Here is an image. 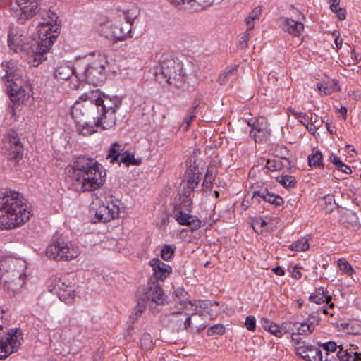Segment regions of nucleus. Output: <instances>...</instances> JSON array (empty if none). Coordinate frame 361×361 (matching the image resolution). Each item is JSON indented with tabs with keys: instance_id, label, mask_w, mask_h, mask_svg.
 I'll use <instances>...</instances> for the list:
<instances>
[{
	"instance_id": "nucleus-1",
	"label": "nucleus",
	"mask_w": 361,
	"mask_h": 361,
	"mask_svg": "<svg viewBox=\"0 0 361 361\" xmlns=\"http://www.w3.org/2000/svg\"><path fill=\"white\" fill-rule=\"evenodd\" d=\"M35 15H39L43 21L39 23L38 33L41 42L33 44L29 54V63L33 66H39L47 59V54L61 30L56 13L46 7H41L38 2H30L16 11L17 21L20 24H24Z\"/></svg>"
},
{
	"instance_id": "nucleus-2",
	"label": "nucleus",
	"mask_w": 361,
	"mask_h": 361,
	"mask_svg": "<svg viewBox=\"0 0 361 361\" xmlns=\"http://www.w3.org/2000/svg\"><path fill=\"white\" fill-rule=\"evenodd\" d=\"M97 161L87 157H78L68 171L66 182L75 191H92L105 182L106 173Z\"/></svg>"
},
{
	"instance_id": "nucleus-3",
	"label": "nucleus",
	"mask_w": 361,
	"mask_h": 361,
	"mask_svg": "<svg viewBox=\"0 0 361 361\" xmlns=\"http://www.w3.org/2000/svg\"><path fill=\"white\" fill-rule=\"evenodd\" d=\"M31 216L25 200L19 192L10 191L0 197V228L11 229L25 224Z\"/></svg>"
},
{
	"instance_id": "nucleus-4",
	"label": "nucleus",
	"mask_w": 361,
	"mask_h": 361,
	"mask_svg": "<svg viewBox=\"0 0 361 361\" xmlns=\"http://www.w3.org/2000/svg\"><path fill=\"white\" fill-rule=\"evenodd\" d=\"M88 114L92 117L100 116L104 119L105 128H111L116 124V112L121 104V99L117 96L99 94L98 97L84 99Z\"/></svg>"
},
{
	"instance_id": "nucleus-5",
	"label": "nucleus",
	"mask_w": 361,
	"mask_h": 361,
	"mask_svg": "<svg viewBox=\"0 0 361 361\" xmlns=\"http://www.w3.org/2000/svg\"><path fill=\"white\" fill-rule=\"evenodd\" d=\"M1 68L5 72L2 79L7 83L10 99L14 105H19L27 98L26 82L23 79V70L18 67L17 61L13 60L2 62Z\"/></svg>"
},
{
	"instance_id": "nucleus-6",
	"label": "nucleus",
	"mask_w": 361,
	"mask_h": 361,
	"mask_svg": "<svg viewBox=\"0 0 361 361\" xmlns=\"http://www.w3.org/2000/svg\"><path fill=\"white\" fill-rule=\"evenodd\" d=\"M154 76L159 83H167L176 88L182 87L186 80L182 63L168 54L161 56L154 68Z\"/></svg>"
},
{
	"instance_id": "nucleus-7",
	"label": "nucleus",
	"mask_w": 361,
	"mask_h": 361,
	"mask_svg": "<svg viewBox=\"0 0 361 361\" xmlns=\"http://www.w3.org/2000/svg\"><path fill=\"white\" fill-rule=\"evenodd\" d=\"M87 61V63L85 68L80 73L81 74L80 80L94 86L101 85L106 79L105 69L107 60L106 56L100 53L93 52L90 54Z\"/></svg>"
},
{
	"instance_id": "nucleus-8",
	"label": "nucleus",
	"mask_w": 361,
	"mask_h": 361,
	"mask_svg": "<svg viewBox=\"0 0 361 361\" xmlns=\"http://www.w3.org/2000/svg\"><path fill=\"white\" fill-rule=\"evenodd\" d=\"M72 116L77 122V130L80 134L83 135H90L95 132L99 126L102 129H109L105 128L103 123L104 119L100 116L95 118L88 114L87 105L85 104L80 105L78 102L72 110Z\"/></svg>"
},
{
	"instance_id": "nucleus-9",
	"label": "nucleus",
	"mask_w": 361,
	"mask_h": 361,
	"mask_svg": "<svg viewBox=\"0 0 361 361\" xmlns=\"http://www.w3.org/2000/svg\"><path fill=\"white\" fill-rule=\"evenodd\" d=\"M78 255V250L63 235L58 233L54 235L51 243L46 250V255L56 261H69L77 257Z\"/></svg>"
},
{
	"instance_id": "nucleus-10",
	"label": "nucleus",
	"mask_w": 361,
	"mask_h": 361,
	"mask_svg": "<svg viewBox=\"0 0 361 361\" xmlns=\"http://www.w3.org/2000/svg\"><path fill=\"white\" fill-rule=\"evenodd\" d=\"M22 341L23 334L20 329H9L0 338V360L6 359L11 353L16 352Z\"/></svg>"
},
{
	"instance_id": "nucleus-11",
	"label": "nucleus",
	"mask_w": 361,
	"mask_h": 361,
	"mask_svg": "<svg viewBox=\"0 0 361 361\" xmlns=\"http://www.w3.org/2000/svg\"><path fill=\"white\" fill-rule=\"evenodd\" d=\"M120 204L121 202L118 201L107 202L106 204L102 203L99 204L98 207L92 208V210L94 212L98 221L108 222L119 216Z\"/></svg>"
},
{
	"instance_id": "nucleus-12",
	"label": "nucleus",
	"mask_w": 361,
	"mask_h": 361,
	"mask_svg": "<svg viewBox=\"0 0 361 361\" xmlns=\"http://www.w3.org/2000/svg\"><path fill=\"white\" fill-rule=\"evenodd\" d=\"M247 125L251 128L250 135L255 142L266 141L270 136V129L268 123L264 118H251L247 121Z\"/></svg>"
},
{
	"instance_id": "nucleus-13",
	"label": "nucleus",
	"mask_w": 361,
	"mask_h": 361,
	"mask_svg": "<svg viewBox=\"0 0 361 361\" xmlns=\"http://www.w3.org/2000/svg\"><path fill=\"white\" fill-rule=\"evenodd\" d=\"M190 213L185 210L183 204H179L175 206L173 216L180 225L189 226L192 230L199 228L201 221Z\"/></svg>"
},
{
	"instance_id": "nucleus-14",
	"label": "nucleus",
	"mask_w": 361,
	"mask_h": 361,
	"mask_svg": "<svg viewBox=\"0 0 361 361\" xmlns=\"http://www.w3.org/2000/svg\"><path fill=\"white\" fill-rule=\"evenodd\" d=\"M25 274L18 271L8 272L4 282H0V286L8 292L15 293L25 284Z\"/></svg>"
},
{
	"instance_id": "nucleus-15",
	"label": "nucleus",
	"mask_w": 361,
	"mask_h": 361,
	"mask_svg": "<svg viewBox=\"0 0 361 361\" xmlns=\"http://www.w3.org/2000/svg\"><path fill=\"white\" fill-rule=\"evenodd\" d=\"M138 298L142 303L147 305V303L152 301L157 305H164L166 300V296L158 283H153L149 285L146 290L140 294Z\"/></svg>"
},
{
	"instance_id": "nucleus-16",
	"label": "nucleus",
	"mask_w": 361,
	"mask_h": 361,
	"mask_svg": "<svg viewBox=\"0 0 361 361\" xmlns=\"http://www.w3.org/2000/svg\"><path fill=\"white\" fill-rule=\"evenodd\" d=\"M279 26L283 31L294 37H299L304 31L303 23L292 18H281Z\"/></svg>"
},
{
	"instance_id": "nucleus-17",
	"label": "nucleus",
	"mask_w": 361,
	"mask_h": 361,
	"mask_svg": "<svg viewBox=\"0 0 361 361\" xmlns=\"http://www.w3.org/2000/svg\"><path fill=\"white\" fill-rule=\"evenodd\" d=\"M9 143V153L8 158L12 160L15 164L18 163L19 160L22 158L23 154V147L20 142L19 138L16 135H11L8 137Z\"/></svg>"
},
{
	"instance_id": "nucleus-18",
	"label": "nucleus",
	"mask_w": 361,
	"mask_h": 361,
	"mask_svg": "<svg viewBox=\"0 0 361 361\" xmlns=\"http://www.w3.org/2000/svg\"><path fill=\"white\" fill-rule=\"evenodd\" d=\"M79 74L76 68H73L68 63L65 61L59 63L54 72L55 78L63 80H68L72 75H75L80 80Z\"/></svg>"
},
{
	"instance_id": "nucleus-19",
	"label": "nucleus",
	"mask_w": 361,
	"mask_h": 361,
	"mask_svg": "<svg viewBox=\"0 0 361 361\" xmlns=\"http://www.w3.org/2000/svg\"><path fill=\"white\" fill-rule=\"evenodd\" d=\"M156 279L164 281L171 273V267L158 258H153L149 262Z\"/></svg>"
},
{
	"instance_id": "nucleus-20",
	"label": "nucleus",
	"mask_w": 361,
	"mask_h": 361,
	"mask_svg": "<svg viewBox=\"0 0 361 361\" xmlns=\"http://www.w3.org/2000/svg\"><path fill=\"white\" fill-rule=\"evenodd\" d=\"M252 197L254 198L259 197L264 202H269L276 206H280L284 202L283 199L281 196L269 192L267 188L254 191Z\"/></svg>"
},
{
	"instance_id": "nucleus-21",
	"label": "nucleus",
	"mask_w": 361,
	"mask_h": 361,
	"mask_svg": "<svg viewBox=\"0 0 361 361\" xmlns=\"http://www.w3.org/2000/svg\"><path fill=\"white\" fill-rule=\"evenodd\" d=\"M131 26L128 23L115 24L111 27V35L116 41L124 40L130 35Z\"/></svg>"
},
{
	"instance_id": "nucleus-22",
	"label": "nucleus",
	"mask_w": 361,
	"mask_h": 361,
	"mask_svg": "<svg viewBox=\"0 0 361 361\" xmlns=\"http://www.w3.org/2000/svg\"><path fill=\"white\" fill-rule=\"evenodd\" d=\"M193 190V189L189 188L188 185H185V183H183L179 193L180 204H183L185 210L188 212H192V200L191 195Z\"/></svg>"
},
{
	"instance_id": "nucleus-23",
	"label": "nucleus",
	"mask_w": 361,
	"mask_h": 361,
	"mask_svg": "<svg viewBox=\"0 0 361 361\" xmlns=\"http://www.w3.org/2000/svg\"><path fill=\"white\" fill-rule=\"evenodd\" d=\"M331 296L328 294L326 288L324 287H319L309 297V300L316 304H321L323 302L329 303L331 302Z\"/></svg>"
},
{
	"instance_id": "nucleus-24",
	"label": "nucleus",
	"mask_w": 361,
	"mask_h": 361,
	"mask_svg": "<svg viewBox=\"0 0 361 361\" xmlns=\"http://www.w3.org/2000/svg\"><path fill=\"white\" fill-rule=\"evenodd\" d=\"M71 282L63 278H57L54 279L49 285V290L53 294H58V291H63L66 289L73 287Z\"/></svg>"
},
{
	"instance_id": "nucleus-25",
	"label": "nucleus",
	"mask_w": 361,
	"mask_h": 361,
	"mask_svg": "<svg viewBox=\"0 0 361 361\" xmlns=\"http://www.w3.org/2000/svg\"><path fill=\"white\" fill-rule=\"evenodd\" d=\"M123 150V148L117 142L113 143L109 148L106 159H110L111 163H114V161H119V159L123 154L121 153Z\"/></svg>"
},
{
	"instance_id": "nucleus-26",
	"label": "nucleus",
	"mask_w": 361,
	"mask_h": 361,
	"mask_svg": "<svg viewBox=\"0 0 361 361\" xmlns=\"http://www.w3.org/2000/svg\"><path fill=\"white\" fill-rule=\"evenodd\" d=\"M57 296L59 300L69 305L74 302L75 298V290L74 287L69 288L63 291H58Z\"/></svg>"
},
{
	"instance_id": "nucleus-27",
	"label": "nucleus",
	"mask_w": 361,
	"mask_h": 361,
	"mask_svg": "<svg viewBox=\"0 0 361 361\" xmlns=\"http://www.w3.org/2000/svg\"><path fill=\"white\" fill-rule=\"evenodd\" d=\"M57 296L59 300L69 305L74 302L75 298V290L74 287L69 288L63 291H58Z\"/></svg>"
},
{
	"instance_id": "nucleus-28",
	"label": "nucleus",
	"mask_w": 361,
	"mask_h": 361,
	"mask_svg": "<svg viewBox=\"0 0 361 361\" xmlns=\"http://www.w3.org/2000/svg\"><path fill=\"white\" fill-rule=\"evenodd\" d=\"M307 359V361H328L329 358L324 356L322 351L319 348L315 347L312 345V349L309 350V355H305Z\"/></svg>"
},
{
	"instance_id": "nucleus-29",
	"label": "nucleus",
	"mask_w": 361,
	"mask_h": 361,
	"mask_svg": "<svg viewBox=\"0 0 361 361\" xmlns=\"http://www.w3.org/2000/svg\"><path fill=\"white\" fill-rule=\"evenodd\" d=\"M8 44L10 49L13 50L15 52H18L23 49L22 40L17 35L8 33Z\"/></svg>"
},
{
	"instance_id": "nucleus-30",
	"label": "nucleus",
	"mask_w": 361,
	"mask_h": 361,
	"mask_svg": "<svg viewBox=\"0 0 361 361\" xmlns=\"http://www.w3.org/2000/svg\"><path fill=\"white\" fill-rule=\"evenodd\" d=\"M238 66L227 67L219 76L218 82L221 85L226 84L230 79L235 75Z\"/></svg>"
},
{
	"instance_id": "nucleus-31",
	"label": "nucleus",
	"mask_w": 361,
	"mask_h": 361,
	"mask_svg": "<svg viewBox=\"0 0 361 361\" xmlns=\"http://www.w3.org/2000/svg\"><path fill=\"white\" fill-rule=\"evenodd\" d=\"M317 87L319 91L324 92V94L326 95L330 94L331 92L338 91L339 90L337 82L334 80L327 82L317 83Z\"/></svg>"
},
{
	"instance_id": "nucleus-32",
	"label": "nucleus",
	"mask_w": 361,
	"mask_h": 361,
	"mask_svg": "<svg viewBox=\"0 0 361 361\" xmlns=\"http://www.w3.org/2000/svg\"><path fill=\"white\" fill-rule=\"evenodd\" d=\"M294 329L298 335H307L310 334L314 331V328L310 326V324L305 320L302 322H295L293 324Z\"/></svg>"
},
{
	"instance_id": "nucleus-33",
	"label": "nucleus",
	"mask_w": 361,
	"mask_h": 361,
	"mask_svg": "<svg viewBox=\"0 0 361 361\" xmlns=\"http://www.w3.org/2000/svg\"><path fill=\"white\" fill-rule=\"evenodd\" d=\"M309 240L306 237H302L290 245L291 250L301 252L309 249Z\"/></svg>"
},
{
	"instance_id": "nucleus-34",
	"label": "nucleus",
	"mask_w": 361,
	"mask_h": 361,
	"mask_svg": "<svg viewBox=\"0 0 361 361\" xmlns=\"http://www.w3.org/2000/svg\"><path fill=\"white\" fill-rule=\"evenodd\" d=\"M331 161L334 164L336 169L345 173V174H350L352 172L350 166L343 163L341 159L336 156L331 154L329 157Z\"/></svg>"
},
{
	"instance_id": "nucleus-35",
	"label": "nucleus",
	"mask_w": 361,
	"mask_h": 361,
	"mask_svg": "<svg viewBox=\"0 0 361 361\" xmlns=\"http://www.w3.org/2000/svg\"><path fill=\"white\" fill-rule=\"evenodd\" d=\"M308 164L310 166L312 167H320L323 166L322 164V152L319 150H316L310 154L307 157Z\"/></svg>"
},
{
	"instance_id": "nucleus-36",
	"label": "nucleus",
	"mask_w": 361,
	"mask_h": 361,
	"mask_svg": "<svg viewBox=\"0 0 361 361\" xmlns=\"http://www.w3.org/2000/svg\"><path fill=\"white\" fill-rule=\"evenodd\" d=\"M118 162L119 164L122 162L126 166L139 165L141 163V160L135 159L133 154L126 152L122 154Z\"/></svg>"
},
{
	"instance_id": "nucleus-37",
	"label": "nucleus",
	"mask_w": 361,
	"mask_h": 361,
	"mask_svg": "<svg viewBox=\"0 0 361 361\" xmlns=\"http://www.w3.org/2000/svg\"><path fill=\"white\" fill-rule=\"evenodd\" d=\"M276 180L285 188H294L296 185V180L294 176L289 175L281 176L276 178Z\"/></svg>"
},
{
	"instance_id": "nucleus-38",
	"label": "nucleus",
	"mask_w": 361,
	"mask_h": 361,
	"mask_svg": "<svg viewBox=\"0 0 361 361\" xmlns=\"http://www.w3.org/2000/svg\"><path fill=\"white\" fill-rule=\"evenodd\" d=\"M199 108V105H195L192 109H189L187 115L183 118V124H185L184 127L185 130H188L190 126V124L193 120L196 118V111Z\"/></svg>"
},
{
	"instance_id": "nucleus-39",
	"label": "nucleus",
	"mask_w": 361,
	"mask_h": 361,
	"mask_svg": "<svg viewBox=\"0 0 361 361\" xmlns=\"http://www.w3.org/2000/svg\"><path fill=\"white\" fill-rule=\"evenodd\" d=\"M337 266L340 271L348 276H352L354 272L352 266L344 259H339L337 261Z\"/></svg>"
},
{
	"instance_id": "nucleus-40",
	"label": "nucleus",
	"mask_w": 361,
	"mask_h": 361,
	"mask_svg": "<svg viewBox=\"0 0 361 361\" xmlns=\"http://www.w3.org/2000/svg\"><path fill=\"white\" fill-rule=\"evenodd\" d=\"M214 0H191V8L195 11L202 10L212 4Z\"/></svg>"
},
{
	"instance_id": "nucleus-41",
	"label": "nucleus",
	"mask_w": 361,
	"mask_h": 361,
	"mask_svg": "<svg viewBox=\"0 0 361 361\" xmlns=\"http://www.w3.org/2000/svg\"><path fill=\"white\" fill-rule=\"evenodd\" d=\"M174 252L175 247L171 245H165L161 250V257L164 260L168 261L172 258Z\"/></svg>"
},
{
	"instance_id": "nucleus-42",
	"label": "nucleus",
	"mask_w": 361,
	"mask_h": 361,
	"mask_svg": "<svg viewBox=\"0 0 361 361\" xmlns=\"http://www.w3.org/2000/svg\"><path fill=\"white\" fill-rule=\"evenodd\" d=\"M139 10L137 7H133L130 10L124 12L126 23L132 26L133 20L138 16Z\"/></svg>"
},
{
	"instance_id": "nucleus-43",
	"label": "nucleus",
	"mask_w": 361,
	"mask_h": 361,
	"mask_svg": "<svg viewBox=\"0 0 361 361\" xmlns=\"http://www.w3.org/2000/svg\"><path fill=\"white\" fill-rule=\"evenodd\" d=\"M152 337L148 333H145L142 334L140 338V344L142 348L144 350H148L152 346Z\"/></svg>"
},
{
	"instance_id": "nucleus-44",
	"label": "nucleus",
	"mask_w": 361,
	"mask_h": 361,
	"mask_svg": "<svg viewBox=\"0 0 361 361\" xmlns=\"http://www.w3.org/2000/svg\"><path fill=\"white\" fill-rule=\"evenodd\" d=\"M146 305L145 303L142 302V300L137 298V305L135 307V313L133 314L130 319H133L134 322L135 320H137L142 314L143 311L145 309Z\"/></svg>"
},
{
	"instance_id": "nucleus-45",
	"label": "nucleus",
	"mask_w": 361,
	"mask_h": 361,
	"mask_svg": "<svg viewBox=\"0 0 361 361\" xmlns=\"http://www.w3.org/2000/svg\"><path fill=\"white\" fill-rule=\"evenodd\" d=\"M123 50L128 53L129 56H134L139 53L140 49L137 42L132 41L130 43L125 44V49Z\"/></svg>"
},
{
	"instance_id": "nucleus-46",
	"label": "nucleus",
	"mask_w": 361,
	"mask_h": 361,
	"mask_svg": "<svg viewBox=\"0 0 361 361\" xmlns=\"http://www.w3.org/2000/svg\"><path fill=\"white\" fill-rule=\"evenodd\" d=\"M225 332V327L223 324H214L209 327L207 330V334L209 336H213L214 334L221 335Z\"/></svg>"
},
{
	"instance_id": "nucleus-47",
	"label": "nucleus",
	"mask_w": 361,
	"mask_h": 361,
	"mask_svg": "<svg viewBox=\"0 0 361 361\" xmlns=\"http://www.w3.org/2000/svg\"><path fill=\"white\" fill-rule=\"evenodd\" d=\"M319 345L325 350L326 353L324 356H326L327 357L330 352H334L338 348L336 343L334 341H328L324 343H319Z\"/></svg>"
},
{
	"instance_id": "nucleus-48",
	"label": "nucleus",
	"mask_w": 361,
	"mask_h": 361,
	"mask_svg": "<svg viewBox=\"0 0 361 361\" xmlns=\"http://www.w3.org/2000/svg\"><path fill=\"white\" fill-rule=\"evenodd\" d=\"M312 349V345H307L305 346H298L295 348V353L307 361V357L305 355H309V350Z\"/></svg>"
},
{
	"instance_id": "nucleus-49",
	"label": "nucleus",
	"mask_w": 361,
	"mask_h": 361,
	"mask_svg": "<svg viewBox=\"0 0 361 361\" xmlns=\"http://www.w3.org/2000/svg\"><path fill=\"white\" fill-rule=\"evenodd\" d=\"M339 361H356V357L350 353L343 351L342 348L337 353Z\"/></svg>"
},
{
	"instance_id": "nucleus-50",
	"label": "nucleus",
	"mask_w": 361,
	"mask_h": 361,
	"mask_svg": "<svg viewBox=\"0 0 361 361\" xmlns=\"http://www.w3.org/2000/svg\"><path fill=\"white\" fill-rule=\"evenodd\" d=\"M267 168L269 171H279L282 168V163L280 160L268 159L267 161Z\"/></svg>"
},
{
	"instance_id": "nucleus-51",
	"label": "nucleus",
	"mask_w": 361,
	"mask_h": 361,
	"mask_svg": "<svg viewBox=\"0 0 361 361\" xmlns=\"http://www.w3.org/2000/svg\"><path fill=\"white\" fill-rule=\"evenodd\" d=\"M8 312L0 307V330L8 326Z\"/></svg>"
},
{
	"instance_id": "nucleus-52",
	"label": "nucleus",
	"mask_w": 361,
	"mask_h": 361,
	"mask_svg": "<svg viewBox=\"0 0 361 361\" xmlns=\"http://www.w3.org/2000/svg\"><path fill=\"white\" fill-rule=\"evenodd\" d=\"M307 323L310 324V326L314 329V326L318 325L320 322V317L318 315V312H314L309 315L305 319Z\"/></svg>"
},
{
	"instance_id": "nucleus-53",
	"label": "nucleus",
	"mask_w": 361,
	"mask_h": 361,
	"mask_svg": "<svg viewBox=\"0 0 361 361\" xmlns=\"http://www.w3.org/2000/svg\"><path fill=\"white\" fill-rule=\"evenodd\" d=\"M200 180V176L199 174H192L191 177H190L185 183V185H188L189 188L192 189H195L198 185Z\"/></svg>"
},
{
	"instance_id": "nucleus-54",
	"label": "nucleus",
	"mask_w": 361,
	"mask_h": 361,
	"mask_svg": "<svg viewBox=\"0 0 361 361\" xmlns=\"http://www.w3.org/2000/svg\"><path fill=\"white\" fill-rule=\"evenodd\" d=\"M311 121V122H309V121L307 122L306 121H303L302 120H301V123H302V125H304L307 130L313 135H315V133H317V130L318 128V126H316L315 124V122H313L312 121V117L310 118V119Z\"/></svg>"
},
{
	"instance_id": "nucleus-55",
	"label": "nucleus",
	"mask_w": 361,
	"mask_h": 361,
	"mask_svg": "<svg viewBox=\"0 0 361 361\" xmlns=\"http://www.w3.org/2000/svg\"><path fill=\"white\" fill-rule=\"evenodd\" d=\"M245 326L249 331H254L256 328V319L254 316H247L245 319Z\"/></svg>"
},
{
	"instance_id": "nucleus-56",
	"label": "nucleus",
	"mask_w": 361,
	"mask_h": 361,
	"mask_svg": "<svg viewBox=\"0 0 361 361\" xmlns=\"http://www.w3.org/2000/svg\"><path fill=\"white\" fill-rule=\"evenodd\" d=\"M331 11L336 15V17L340 20H343L345 19V18H346V11H345V10L344 8H340V7H337L336 8L331 9Z\"/></svg>"
},
{
	"instance_id": "nucleus-57",
	"label": "nucleus",
	"mask_w": 361,
	"mask_h": 361,
	"mask_svg": "<svg viewBox=\"0 0 361 361\" xmlns=\"http://www.w3.org/2000/svg\"><path fill=\"white\" fill-rule=\"evenodd\" d=\"M262 9L261 7L258 6L255 8L248 15L247 18L252 20L259 18V16L262 14Z\"/></svg>"
},
{
	"instance_id": "nucleus-58",
	"label": "nucleus",
	"mask_w": 361,
	"mask_h": 361,
	"mask_svg": "<svg viewBox=\"0 0 361 361\" xmlns=\"http://www.w3.org/2000/svg\"><path fill=\"white\" fill-rule=\"evenodd\" d=\"M250 38V34L249 32L247 31H245V32L244 33V35L241 37V39L239 42V46L243 49V48H245L247 47V42L249 41Z\"/></svg>"
},
{
	"instance_id": "nucleus-59",
	"label": "nucleus",
	"mask_w": 361,
	"mask_h": 361,
	"mask_svg": "<svg viewBox=\"0 0 361 361\" xmlns=\"http://www.w3.org/2000/svg\"><path fill=\"white\" fill-rule=\"evenodd\" d=\"M289 271L291 276L295 279H300L302 277V274L300 271V268L297 266L291 267L289 269Z\"/></svg>"
},
{
	"instance_id": "nucleus-60",
	"label": "nucleus",
	"mask_w": 361,
	"mask_h": 361,
	"mask_svg": "<svg viewBox=\"0 0 361 361\" xmlns=\"http://www.w3.org/2000/svg\"><path fill=\"white\" fill-rule=\"evenodd\" d=\"M214 180V178L212 176V174L210 173L209 171H207L205 174L204 180L202 183V187H207V188L210 187V184L212 183V180Z\"/></svg>"
},
{
	"instance_id": "nucleus-61",
	"label": "nucleus",
	"mask_w": 361,
	"mask_h": 361,
	"mask_svg": "<svg viewBox=\"0 0 361 361\" xmlns=\"http://www.w3.org/2000/svg\"><path fill=\"white\" fill-rule=\"evenodd\" d=\"M268 331L270 332L271 334H274L276 337H279V338L281 337V331H280V330H279V325H278L275 323H274V324L272 326H271V327L269 328Z\"/></svg>"
},
{
	"instance_id": "nucleus-62",
	"label": "nucleus",
	"mask_w": 361,
	"mask_h": 361,
	"mask_svg": "<svg viewBox=\"0 0 361 361\" xmlns=\"http://www.w3.org/2000/svg\"><path fill=\"white\" fill-rule=\"evenodd\" d=\"M169 2L171 3L174 6H181L184 5L185 3L190 4L191 6V0H168Z\"/></svg>"
},
{
	"instance_id": "nucleus-63",
	"label": "nucleus",
	"mask_w": 361,
	"mask_h": 361,
	"mask_svg": "<svg viewBox=\"0 0 361 361\" xmlns=\"http://www.w3.org/2000/svg\"><path fill=\"white\" fill-rule=\"evenodd\" d=\"M260 323L262 327L267 331H268L271 326L274 324L272 322H271L269 319L265 317L262 318Z\"/></svg>"
},
{
	"instance_id": "nucleus-64",
	"label": "nucleus",
	"mask_w": 361,
	"mask_h": 361,
	"mask_svg": "<svg viewBox=\"0 0 361 361\" xmlns=\"http://www.w3.org/2000/svg\"><path fill=\"white\" fill-rule=\"evenodd\" d=\"M291 323H283L281 326H279V330L281 331V336L288 333L290 330Z\"/></svg>"
}]
</instances>
